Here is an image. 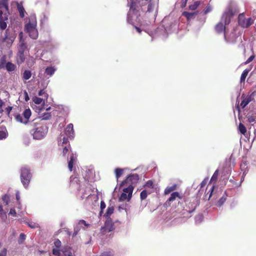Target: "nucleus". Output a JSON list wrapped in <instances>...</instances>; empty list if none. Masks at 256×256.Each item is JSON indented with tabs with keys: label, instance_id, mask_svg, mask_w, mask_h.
Instances as JSON below:
<instances>
[{
	"label": "nucleus",
	"instance_id": "obj_1",
	"mask_svg": "<svg viewBox=\"0 0 256 256\" xmlns=\"http://www.w3.org/2000/svg\"><path fill=\"white\" fill-rule=\"evenodd\" d=\"M30 126L32 130L30 133L33 136V138L35 140H41L44 138L48 132V128L46 126H42L34 122V120L30 122Z\"/></svg>",
	"mask_w": 256,
	"mask_h": 256
},
{
	"label": "nucleus",
	"instance_id": "obj_2",
	"mask_svg": "<svg viewBox=\"0 0 256 256\" xmlns=\"http://www.w3.org/2000/svg\"><path fill=\"white\" fill-rule=\"evenodd\" d=\"M36 26V17H30L28 22L24 26L25 32L28 34L30 38L34 40H36L38 36Z\"/></svg>",
	"mask_w": 256,
	"mask_h": 256
},
{
	"label": "nucleus",
	"instance_id": "obj_3",
	"mask_svg": "<svg viewBox=\"0 0 256 256\" xmlns=\"http://www.w3.org/2000/svg\"><path fill=\"white\" fill-rule=\"evenodd\" d=\"M54 244L56 248H54L52 249L53 254L57 256H60V252H62L63 254L62 256H72V252L70 248H63L61 250H60L59 248L61 246L62 243L58 239H56L54 241Z\"/></svg>",
	"mask_w": 256,
	"mask_h": 256
},
{
	"label": "nucleus",
	"instance_id": "obj_4",
	"mask_svg": "<svg viewBox=\"0 0 256 256\" xmlns=\"http://www.w3.org/2000/svg\"><path fill=\"white\" fill-rule=\"evenodd\" d=\"M32 178L30 170L26 166L20 169V180L24 186L26 188L28 186Z\"/></svg>",
	"mask_w": 256,
	"mask_h": 256
},
{
	"label": "nucleus",
	"instance_id": "obj_5",
	"mask_svg": "<svg viewBox=\"0 0 256 256\" xmlns=\"http://www.w3.org/2000/svg\"><path fill=\"white\" fill-rule=\"evenodd\" d=\"M32 115V112L30 108L26 109L22 114H16L14 115L15 120L19 122L26 124L29 123V119Z\"/></svg>",
	"mask_w": 256,
	"mask_h": 256
},
{
	"label": "nucleus",
	"instance_id": "obj_6",
	"mask_svg": "<svg viewBox=\"0 0 256 256\" xmlns=\"http://www.w3.org/2000/svg\"><path fill=\"white\" fill-rule=\"evenodd\" d=\"M224 14L225 16H244V12H240L237 4H231L226 10Z\"/></svg>",
	"mask_w": 256,
	"mask_h": 256
},
{
	"label": "nucleus",
	"instance_id": "obj_7",
	"mask_svg": "<svg viewBox=\"0 0 256 256\" xmlns=\"http://www.w3.org/2000/svg\"><path fill=\"white\" fill-rule=\"evenodd\" d=\"M134 188V186L132 184L128 186L127 188H124L123 192L119 198V201L123 202L126 200L129 201L132 198Z\"/></svg>",
	"mask_w": 256,
	"mask_h": 256
},
{
	"label": "nucleus",
	"instance_id": "obj_8",
	"mask_svg": "<svg viewBox=\"0 0 256 256\" xmlns=\"http://www.w3.org/2000/svg\"><path fill=\"white\" fill-rule=\"evenodd\" d=\"M230 17H222L220 22L216 24L215 29L218 33H222L225 30V26L230 22Z\"/></svg>",
	"mask_w": 256,
	"mask_h": 256
},
{
	"label": "nucleus",
	"instance_id": "obj_9",
	"mask_svg": "<svg viewBox=\"0 0 256 256\" xmlns=\"http://www.w3.org/2000/svg\"><path fill=\"white\" fill-rule=\"evenodd\" d=\"M9 2L10 0H0V16H8L10 14Z\"/></svg>",
	"mask_w": 256,
	"mask_h": 256
},
{
	"label": "nucleus",
	"instance_id": "obj_10",
	"mask_svg": "<svg viewBox=\"0 0 256 256\" xmlns=\"http://www.w3.org/2000/svg\"><path fill=\"white\" fill-rule=\"evenodd\" d=\"M139 180V176L136 174H130L127 178L122 182L120 184V187L124 186L125 184H128V186L138 182Z\"/></svg>",
	"mask_w": 256,
	"mask_h": 256
},
{
	"label": "nucleus",
	"instance_id": "obj_11",
	"mask_svg": "<svg viewBox=\"0 0 256 256\" xmlns=\"http://www.w3.org/2000/svg\"><path fill=\"white\" fill-rule=\"evenodd\" d=\"M238 24L243 28H247L254 23V20L250 17L246 18V17H238Z\"/></svg>",
	"mask_w": 256,
	"mask_h": 256
},
{
	"label": "nucleus",
	"instance_id": "obj_12",
	"mask_svg": "<svg viewBox=\"0 0 256 256\" xmlns=\"http://www.w3.org/2000/svg\"><path fill=\"white\" fill-rule=\"evenodd\" d=\"M114 224L110 220H107L106 221L104 226L102 227L100 230L101 232L104 234L114 230Z\"/></svg>",
	"mask_w": 256,
	"mask_h": 256
},
{
	"label": "nucleus",
	"instance_id": "obj_13",
	"mask_svg": "<svg viewBox=\"0 0 256 256\" xmlns=\"http://www.w3.org/2000/svg\"><path fill=\"white\" fill-rule=\"evenodd\" d=\"M141 17H128V21L136 29L138 33L141 32V30L137 26H141L142 24L140 22V18Z\"/></svg>",
	"mask_w": 256,
	"mask_h": 256
},
{
	"label": "nucleus",
	"instance_id": "obj_14",
	"mask_svg": "<svg viewBox=\"0 0 256 256\" xmlns=\"http://www.w3.org/2000/svg\"><path fill=\"white\" fill-rule=\"evenodd\" d=\"M136 0H129L128 1V5L130 8V10L128 16H130L131 14H136L135 11L136 10Z\"/></svg>",
	"mask_w": 256,
	"mask_h": 256
},
{
	"label": "nucleus",
	"instance_id": "obj_15",
	"mask_svg": "<svg viewBox=\"0 0 256 256\" xmlns=\"http://www.w3.org/2000/svg\"><path fill=\"white\" fill-rule=\"evenodd\" d=\"M65 134L70 139H72L74 138V126L72 124H70L67 126L65 130Z\"/></svg>",
	"mask_w": 256,
	"mask_h": 256
},
{
	"label": "nucleus",
	"instance_id": "obj_16",
	"mask_svg": "<svg viewBox=\"0 0 256 256\" xmlns=\"http://www.w3.org/2000/svg\"><path fill=\"white\" fill-rule=\"evenodd\" d=\"M254 94V92H252V94L247 96H244L243 95L242 96L243 100L240 103V106L242 108H244L250 102L254 100L252 97Z\"/></svg>",
	"mask_w": 256,
	"mask_h": 256
},
{
	"label": "nucleus",
	"instance_id": "obj_17",
	"mask_svg": "<svg viewBox=\"0 0 256 256\" xmlns=\"http://www.w3.org/2000/svg\"><path fill=\"white\" fill-rule=\"evenodd\" d=\"M22 32H21L19 34V36L20 38V44L18 46V52L24 53L27 48V46H26V44L22 40Z\"/></svg>",
	"mask_w": 256,
	"mask_h": 256
},
{
	"label": "nucleus",
	"instance_id": "obj_18",
	"mask_svg": "<svg viewBox=\"0 0 256 256\" xmlns=\"http://www.w3.org/2000/svg\"><path fill=\"white\" fill-rule=\"evenodd\" d=\"M203 4L204 1L194 0V1L192 4L189 5L188 8L190 10H195Z\"/></svg>",
	"mask_w": 256,
	"mask_h": 256
},
{
	"label": "nucleus",
	"instance_id": "obj_19",
	"mask_svg": "<svg viewBox=\"0 0 256 256\" xmlns=\"http://www.w3.org/2000/svg\"><path fill=\"white\" fill-rule=\"evenodd\" d=\"M177 198L178 199H182V196L178 192H174L171 194L170 196L167 200L166 203L170 204V202L176 200Z\"/></svg>",
	"mask_w": 256,
	"mask_h": 256
},
{
	"label": "nucleus",
	"instance_id": "obj_20",
	"mask_svg": "<svg viewBox=\"0 0 256 256\" xmlns=\"http://www.w3.org/2000/svg\"><path fill=\"white\" fill-rule=\"evenodd\" d=\"M14 4L16 6L19 12L20 16H24L25 14L26 13L25 10L23 6L22 3L15 2Z\"/></svg>",
	"mask_w": 256,
	"mask_h": 256
},
{
	"label": "nucleus",
	"instance_id": "obj_21",
	"mask_svg": "<svg viewBox=\"0 0 256 256\" xmlns=\"http://www.w3.org/2000/svg\"><path fill=\"white\" fill-rule=\"evenodd\" d=\"M76 157L74 156V154H72L70 158V160L68 162V168L70 172L72 170L74 163L76 162Z\"/></svg>",
	"mask_w": 256,
	"mask_h": 256
},
{
	"label": "nucleus",
	"instance_id": "obj_22",
	"mask_svg": "<svg viewBox=\"0 0 256 256\" xmlns=\"http://www.w3.org/2000/svg\"><path fill=\"white\" fill-rule=\"evenodd\" d=\"M25 60V56L24 52H18L16 56V61L18 64H22Z\"/></svg>",
	"mask_w": 256,
	"mask_h": 256
},
{
	"label": "nucleus",
	"instance_id": "obj_23",
	"mask_svg": "<svg viewBox=\"0 0 256 256\" xmlns=\"http://www.w3.org/2000/svg\"><path fill=\"white\" fill-rule=\"evenodd\" d=\"M92 194L91 189L90 187H86L84 190V192L82 193L81 198H88Z\"/></svg>",
	"mask_w": 256,
	"mask_h": 256
},
{
	"label": "nucleus",
	"instance_id": "obj_24",
	"mask_svg": "<svg viewBox=\"0 0 256 256\" xmlns=\"http://www.w3.org/2000/svg\"><path fill=\"white\" fill-rule=\"evenodd\" d=\"M8 17H0V28L4 30L7 26Z\"/></svg>",
	"mask_w": 256,
	"mask_h": 256
},
{
	"label": "nucleus",
	"instance_id": "obj_25",
	"mask_svg": "<svg viewBox=\"0 0 256 256\" xmlns=\"http://www.w3.org/2000/svg\"><path fill=\"white\" fill-rule=\"evenodd\" d=\"M8 136V132L6 127L0 128V140L6 138Z\"/></svg>",
	"mask_w": 256,
	"mask_h": 256
},
{
	"label": "nucleus",
	"instance_id": "obj_26",
	"mask_svg": "<svg viewBox=\"0 0 256 256\" xmlns=\"http://www.w3.org/2000/svg\"><path fill=\"white\" fill-rule=\"evenodd\" d=\"M6 68L8 72H13L16 70V66L14 64L10 62H8L6 64Z\"/></svg>",
	"mask_w": 256,
	"mask_h": 256
},
{
	"label": "nucleus",
	"instance_id": "obj_27",
	"mask_svg": "<svg viewBox=\"0 0 256 256\" xmlns=\"http://www.w3.org/2000/svg\"><path fill=\"white\" fill-rule=\"evenodd\" d=\"M176 187H177V186L176 184H174L173 186H171L167 187L164 190V194L167 195V194H170L171 192L176 190Z\"/></svg>",
	"mask_w": 256,
	"mask_h": 256
},
{
	"label": "nucleus",
	"instance_id": "obj_28",
	"mask_svg": "<svg viewBox=\"0 0 256 256\" xmlns=\"http://www.w3.org/2000/svg\"><path fill=\"white\" fill-rule=\"evenodd\" d=\"M114 212V207L113 206H108L107 208L106 212L104 214L106 218H109Z\"/></svg>",
	"mask_w": 256,
	"mask_h": 256
},
{
	"label": "nucleus",
	"instance_id": "obj_29",
	"mask_svg": "<svg viewBox=\"0 0 256 256\" xmlns=\"http://www.w3.org/2000/svg\"><path fill=\"white\" fill-rule=\"evenodd\" d=\"M62 148V155L66 156V154L71 150V146L70 144H67L66 146H61Z\"/></svg>",
	"mask_w": 256,
	"mask_h": 256
},
{
	"label": "nucleus",
	"instance_id": "obj_30",
	"mask_svg": "<svg viewBox=\"0 0 256 256\" xmlns=\"http://www.w3.org/2000/svg\"><path fill=\"white\" fill-rule=\"evenodd\" d=\"M32 72L30 70H25L22 74V78L24 80H28L32 76Z\"/></svg>",
	"mask_w": 256,
	"mask_h": 256
},
{
	"label": "nucleus",
	"instance_id": "obj_31",
	"mask_svg": "<svg viewBox=\"0 0 256 256\" xmlns=\"http://www.w3.org/2000/svg\"><path fill=\"white\" fill-rule=\"evenodd\" d=\"M116 177L117 180L122 176L124 173V170L121 168H116L114 170Z\"/></svg>",
	"mask_w": 256,
	"mask_h": 256
},
{
	"label": "nucleus",
	"instance_id": "obj_32",
	"mask_svg": "<svg viewBox=\"0 0 256 256\" xmlns=\"http://www.w3.org/2000/svg\"><path fill=\"white\" fill-rule=\"evenodd\" d=\"M56 69L54 67H48L45 70V73L46 75L52 76L55 72Z\"/></svg>",
	"mask_w": 256,
	"mask_h": 256
},
{
	"label": "nucleus",
	"instance_id": "obj_33",
	"mask_svg": "<svg viewBox=\"0 0 256 256\" xmlns=\"http://www.w3.org/2000/svg\"><path fill=\"white\" fill-rule=\"evenodd\" d=\"M81 228L84 229V228H83L80 224L78 222V224L74 228V232L72 234V237L76 236Z\"/></svg>",
	"mask_w": 256,
	"mask_h": 256
},
{
	"label": "nucleus",
	"instance_id": "obj_34",
	"mask_svg": "<svg viewBox=\"0 0 256 256\" xmlns=\"http://www.w3.org/2000/svg\"><path fill=\"white\" fill-rule=\"evenodd\" d=\"M227 195L225 192L224 196L220 199V200L218 202L216 206H222L226 202V199Z\"/></svg>",
	"mask_w": 256,
	"mask_h": 256
},
{
	"label": "nucleus",
	"instance_id": "obj_35",
	"mask_svg": "<svg viewBox=\"0 0 256 256\" xmlns=\"http://www.w3.org/2000/svg\"><path fill=\"white\" fill-rule=\"evenodd\" d=\"M213 9L212 6L208 4L206 7L202 10V14L204 15L208 14L209 12L212 11Z\"/></svg>",
	"mask_w": 256,
	"mask_h": 256
},
{
	"label": "nucleus",
	"instance_id": "obj_36",
	"mask_svg": "<svg viewBox=\"0 0 256 256\" xmlns=\"http://www.w3.org/2000/svg\"><path fill=\"white\" fill-rule=\"evenodd\" d=\"M39 96H42L44 100H47L48 98V94L46 92L44 89L40 90L38 93Z\"/></svg>",
	"mask_w": 256,
	"mask_h": 256
},
{
	"label": "nucleus",
	"instance_id": "obj_37",
	"mask_svg": "<svg viewBox=\"0 0 256 256\" xmlns=\"http://www.w3.org/2000/svg\"><path fill=\"white\" fill-rule=\"evenodd\" d=\"M249 71H250V70H248V69H246L243 71V72L241 75V76H240V82H241L245 81L246 78L249 72Z\"/></svg>",
	"mask_w": 256,
	"mask_h": 256
},
{
	"label": "nucleus",
	"instance_id": "obj_38",
	"mask_svg": "<svg viewBox=\"0 0 256 256\" xmlns=\"http://www.w3.org/2000/svg\"><path fill=\"white\" fill-rule=\"evenodd\" d=\"M44 100L43 98H38L37 96H34L32 98L33 102L37 104H42V102H44V100Z\"/></svg>",
	"mask_w": 256,
	"mask_h": 256
},
{
	"label": "nucleus",
	"instance_id": "obj_39",
	"mask_svg": "<svg viewBox=\"0 0 256 256\" xmlns=\"http://www.w3.org/2000/svg\"><path fill=\"white\" fill-rule=\"evenodd\" d=\"M52 115L50 112H44L42 115L40 117L42 120H48L50 118Z\"/></svg>",
	"mask_w": 256,
	"mask_h": 256
},
{
	"label": "nucleus",
	"instance_id": "obj_40",
	"mask_svg": "<svg viewBox=\"0 0 256 256\" xmlns=\"http://www.w3.org/2000/svg\"><path fill=\"white\" fill-rule=\"evenodd\" d=\"M238 130L242 134H244V135L245 134L246 132V126H244V124H243L242 123H240L239 124Z\"/></svg>",
	"mask_w": 256,
	"mask_h": 256
},
{
	"label": "nucleus",
	"instance_id": "obj_41",
	"mask_svg": "<svg viewBox=\"0 0 256 256\" xmlns=\"http://www.w3.org/2000/svg\"><path fill=\"white\" fill-rule=\"evenodd\" d=\"M26 238V236L24 233H21L18 238V242L19 244H22L24 242Z\"/></svg>",
	"mask_w": 256,
	"mask_h": 256
},
{
	"label": "nucleus",
	"instance_id": "obj_42",
	"mask_svg": "<svg viewBox=\"0 0 256 256\" xmlns=\"http://www.w3.org/2000/svg\"><path fill=\"white\" fill-rule=\"evenodd\" d=\"M68 137L64 136L62 138V143H60L59 145L60 146H66L67 144H70L68 140Z\"/></svg>",
	"mask_w": 256,
	"mask_h": 256
},
{
	"label": "nucleus",
	"instance_id": "obj_43",
	"mask_svg": "<svg viewBox=\"0 0 256 256\" xmlns=\"http://www.w3.org/2000/svg\"><path fill=\"white\" fill-rule=\"evenodd\" d=\"M218 170H216L214 174H213L212 178H211V180H210V182H212V181H216L217 179H218Z\"/></svg>",
	"mask_w": 256,
	"mask_h": 256
},
{
	"label": "nucleus",
	"instance_id": "obj_44",
	"mask_svg": "<svg viewBox=\"0 0 256 256\" xmlns=\"http://www.w3.org/2000/svg\"><path fill=\"white\" fill-rule=\"evenodd\" d=\"M148 196L147 192L146 190H143L140 194V197L141 200H145Z\"/></svg>",
	"mask_w": 256,
	"mask_h": 256
},
{
	"label": "nucleus",
	"instance_id": "obj_45",
	"mask_svg": "<svg viewBox=\"0 0 256 256\" xmlns=\"http://www.w3.org/2000/svg\"><path fill=\"white\" fill-rule=\"evenodd\" d=\"M2 200L6 204H8L10 201V196L8 194H4L2 197Z\"/></svg>",
	"mask_w": 256,
	"mask_h": 256
},
{
	"label": "nucleus",
	"instance_id": "obj_46",
	"mask_svg": "<svg viewBox=\"0 0 256 256\" xmlns=\"http://www.w3.org/2000/svg\"><path fill=\"white\" fill-rule=\"evenodd\" d=\"M28 224L30 228H35L38 227V224L34 222H29L28 223Z\"/></svg>",
	"mask_w": 256,
	"mask_h": 256
},
{
	"label": "nucleus",
	"instance_id": "obj_47",
	"mask_svg": "<svg viewBox=\"0 0 256 256\" xmlns=\"http://www.w3.org/2000/svg\"><path fill=\"white\" fill-rule=\"evenodd\" d=\"M154 186L153 182L152 180H148L145 184L144 186L150 188H152Z\"/></svg>",
	"mask_w": 256,
	"mask_h": 256
},
{
	"label": "nucleus",
	"instance_id": "obj_48",
	"mask_svg": "<svg viewBox=\"0 0 256 256\" xmlns=\"http://www.w3.org/2000/svg\"><path fill=\"white\" fill-rule=\"evenodd\" d=\"M100 256H114V254L111 252H104Z\"/></svg>",
	"mask_w": 256,
	"mask_h": 256
},
{
	"label": "nucleus",
	"instance_id": "obj_49",
	"mask_svg": "<svg viewBox=\"0 0 256 256\" xmlns=\"http://www.w3.org/2000/svg\"><path fill=\"white\" fill-rule=\"evenodd\" d=\"M247 118L249 122H253L256 120V118L253 116H248Z\"/></svg>",
	"mask_w": 256,
	"mask_h": 256
},
{
	"label": "nucleus",
	"instance_id": "obj_50",
	"mask_svg": "<svg viewBox=\"0 0 256 256\" xmlns=\"http://www.w3.org/2000/svg\"><path fill=\"white\" fill-rule=\"evenodd\" d=\"M194 12H184L182 14V16H194Z\"/></svg>",
	"mask_w": 256,
	"mask_h": 256
},
{
	"label": "nucleus",
	"instance_id": "obj_51",
	"mask_svg": "<svg viewBox=\"0 0 256 256\" xmlns=\"http://www.w3.org/2000/svg\"><path fill=\"white\" fill-rule=\"evenodd\" d=\"M7 250L6 248H4L0 252V256H6L7 255Z\"/></svg>",
	"mask_w": 256,
	"mask_h": 256
},
{
	"label": "nucleus",
	"instance_id": "obj_52",
	"mask_svg": "<svg viewBox=\"0 0 256 256\" xmlns=\"http://www.w3.org/2000/svg\"><path fill=\"white\" fill-rule=\"evenodd\" d=\"M100 213H102V212L104 210L105 208H106V204L104 203V202L103 201V200H102L100 202Z\"/></svg>",
	"mask_w": 256,
	"mask_h": 256
},
{
	"label": "nucleus",
	"instance_id": "obj_53",
	"mask_svg": "<svg viewBox=\"0 0 256 256\" xmlns=\"http://www.w3.org/2000/svg\"><path fill=\"white\" fill-rule=\"evenodd\" d=\"M79 224H80L82 226V225L86 227H88L90 224H87L86 222L83 220H80L79 222Z\"/></svg>",
	"mask_w": 256,
	"mask_h": 256
},
{
	"label": "nucleus",
	"instance_id": "obj_54",
	"mask_svg": "<svg viewBox=\"0 0 256 256\" xmlns=\"http://www.w3.org/2000/svg\"><path fill=\"white\" fill-rule=\"evenodd\" d=\"M188 1V0H181L180 4V7L182 8H184L186 6Z\"/></svg>",
	"mask_w": 256,
	"mask_h": 256
},
{
	"label": "nucleus",
	"instance_id": "obj_55",
	"mask_svg": "<svg viewBox=\"0 0 256 256\" xmlns=\"http://www.w3.org/2000/svg\"><path fill=\"white\" fill-rule=\"evenodd\" d=\"M214 186H213L210 189V190L208 191V194L210 192V194H209V196H208V200H210V197L212 196V192H214Z\"/></svg>",
	"mask_w": 256,
	"mask_h": 256
},
{
	"label": "nucleus",
	"instance_id": "obj_56",
	"mask_svg": "<svg viewBox=\"0 0 256 256\" xmlns=\"http://www.w3.org/2000/svg\"><path fill=\"white\" fill-rule=\"evenodd\" d=\"M255 58V56L254 55H252V56H251L246 60V62H244L245 64H248V63H250V62H251L252 60H253L254 59V58Z\"/></svg>",
	"mask_w": 256,
	"mask_h": 256
},
{
	"label": "nucleus",
	"instance_id": "obj_57",
	"mask_svg": "<svg viewBox=\"0 0 256 256\" xmlns=\"http://www.w3.org/2000/svg\"><path fill=\"white\" fill-rule=\"evenodd\" d=\"M9 214L13 216H16V213L15 209L14 208H10Z\"/></svg>",
	"mask_w": 256,
	"mask_h": 256
},
{
	"label": "nucleus",
	"instance_id": "obj_58",
	"mask_svg": "<svg viewBox=\"0 0 256 256\" xmlns=\"http://www.w3.org/2000/svg\"><path fill=\"white\" fill-rule=\"evenodd\" d=\"M3 216H6V214L3 212L2 206L0 205V217L2 218Z\"/></svg>",
	"mask_w": 256,
	"mask_h": 256
},
{
	"label": "nucleus",
	"instance_id": "obj_59",
	"mask_svg": "<svg viewBox=\"0 0 256 256\" xmlns=\"http://www.w3.org/2000/svg\"><path fill=\"white\" fill-rule=\"evenodd\" d=\"M154 4H150L148 5V11L150 12H151L153 8H154Z\"/></svg>",
	"mask_w": 256,
	"mask_h": 256
},
{
	"label": "nucleus",
	"instance_id": "obj_60",
	"mask_svg": "<svg viewBox=\"0 0 256 256\" xmlns=\"http://www.w3.org/2000/svg\"><path fill=\"white\" fill-rule=\"evenodd\" d=\"M4 102L2 100L0 99V113L3 112L2 106H4Z\"/></svg>",
	"mask_w": 256,
	"mask_h": 256
},
{
	"label": "nucleus",
	"instance_id": "obj_61",
	"mask_svg": "<svg viewBox=\"0 0 256 256\" xmlns=\"http://www.w3.org/2000/svg\"><path fill=\"white\" fill-rule=\"evenodd\" d=\"M16 199L18 201V204L20 205V194H19L18 192H16Z\"/></svg>",
	"mask_w": 256,
	"mask_h": 256
},
{
	"label": "nucleus",
	"instance_id": "obj_62",
	"mask_svg": "<svg viewBox=\"0 0 256 256\" xmlns=\"http://www.w3.org/2000/svg\"><path fill=\"white\" fill-rule=\"evenodd\" d=\"M24 100H25L26 102H28L30 100V98H29L28 94V92L26 91H24Z\"/></svg>",
	"mask_w": 256,
	"mask_h": 256
},
{
	"label": "nucleus",
	"instance_id": "obj_63",
	"mask_svg": "<svg viewBox=\"0 0 256 256\" xmlns=\"http://www.w3.org/2000/svg\"><path fill=\"white\" fill-rule=\"evenodd\" d=\"M12 110V106H8V107L6 108V110L8 114H9L10 113Z\"/></svg>",
	"mask_w": 256,
	"mask_h": 256
},
{
	"label": "nucleus",
	"instance_id": "obj_64",
	"mask_svg": "<svg viewBox=\"0 0 256 256\" xmlns=\"http://www.w3.org/2000/svg\"><path fill=\"white\" fill-rule=\"evenodd\" d=\"M206 184V182L204 181V180H203L201 183H200V188H202L203 186H204Z\"/></svg>",
	"mask_w": 256,
	"mask_h": 256
}]
</instances>
